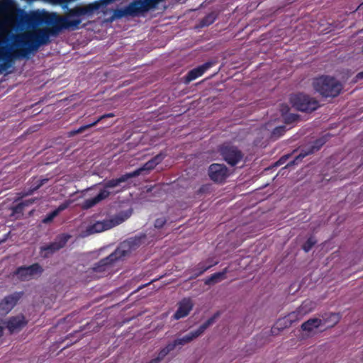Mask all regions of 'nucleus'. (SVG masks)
I'll use <instances>...</instances> for the list:
<instances>
[{"label": "nucleus", "instance_id": "nucleus-3", "mask_svg": "<svg viewBox=\"0 0 363 363\" xmlns=\"http://www.w3.org/2000/svg\"><path fill=\"white\" fill-rule=\"evenodd\" d=\"M139 171H134L132 173L126 174L124 175H122L119 178L113 179L111 180L108 181L104 184V188L101 189L99 193L95 196L94 197L91 199H86L82 203V208L84 209H89L97 203H99L102 200L107 198L109 194L110 191L108 190L111 188H114L118 186L121 183L125 182L127 181L129 178L138 176L139 174Z\"/></svg>", "mask_w": 363, "mask_h": 363}, {"label": "nucleus", "instance_id": "nucleus-20", "mask_svg": "<svg viewBox=\"0 0 363 363\" xmlns=\"http://www.w3.org/2000/svg\"><path fill=\"white\" fill-rule=\"evenodd\" d=\"M322 325L327 328L333 327L340 320V315L337 313H330L323 318Z\"/></svg>", "mask_w": 363, "mask_h": 363}, {"label": "nucleus", "instance_id": "nucleus-34", "mask_svg": "<svg viewBox=\"0 0 363 363\" xmlns=\"http://www.w3.org/2000/svg\"><path fill=\"white\" fill-rule=\"evenodd\" d=\"M357 77H359V78H362V77H363V72H362L359 73V74H357Z\"/></svg>", "mask_w": 363, "mask_h": 363}, {"label": "nucleus", "instance_id": "nucleus-26", "mask_svg": "<svg viewBox=\"0 0 363 363\" xmlns=\"http://www.w3.org/2000/svg\"><path fill=\"white\" fill-rule=\"evenodd\" d=\"M33 202V200H31V199H29V200H26L21 203H20L19 204H18L14 208H13V213L16 214V213H19L21 212V211L23 210V208L25 207V206H27L30 204H31Z\"/></svg>", "mask_w": 363, "mask_h": 363}, {"label": "nucleus", "instance_id": "nucleus-5", "mask_svg": "<svg viewBox=\"0 0 363 363\" xmlns=\"http://www.w3.org/2000/svg\"><path fill=\"white\" fill-rule=\"evenodd\" d=\"M162 0H135L123 9L115 11L113 17L120 18L125 16H137L155 7Z\"/></svg>", "mask_w": 363, "mask_h": 363}, {"label": "nucleus", "instance_id": "nucleus-15", "mask_svg": "<svg viewBox=\"0 0 363 363\" xmlns=\"http://www.w3.org/2000/svg\"><path fill=\"white\" fill-rule=\"evenodd\" d=\"M301 314V311L297 308L295 311H293L284 318L279 319L277 323V328L289 327L293 323L301 319L304 316Z\"/></svg>", "mask_w": 363, "mask_h": 363}, {"label": "nucleus", "instance_id": "nucleus-18", "mask_svg": "<svg viewBox=\"0 0 363 363\" xmlns=\"http://www.w3.org/2000/svg\"><path fill=\"white\" fill-rule=\"evenodd\" d=\"M322 325V320L320 318H311L303 323L301 325V328L304 331L308 333L313 332L315 329H317Z\"/></svg>", "mask_w": 363, "mask_h": 363}, {"label": "nucleus", "instance_id": "nucleus-29", "mask_svg": "<svg viewBox=\"0 0 363 363\" xmlns=\"http://www.w3.org/2000/svg\"><path fill=\"white\" fill-rule=\"evenodd\" d=\"M166 223V219L164 217L157 218L155 222V227L157 228H162Z\"/></svg>", "mask_w": 363, "mask_h": 363}, {"label": "nucleus", "instance_id": "nucleus-32", "mask_svg": "<svg viewBox=\"0 0 363 363\" xmlns=\"http://www.w3.org/2000/svg\"><path fill=\"white\" fill-rule=\"evenodd\" d=\"M101 3L103 4H108L113 1V0H100Z\"/></svg>", "mask_w": 363, "mask_h": 363}, {"label": "nucleus", "instance_id": "nucleus-6", "mask_svg": "<svg viewBox=\"0 0 363 363\" xmlns=\"http://www.w3.org/2000/svg\"><path fill=\"white\" fill-rule=\"evenodd\" d=\"M128 215L125 216L117 215L114 217L106 218L103 220L96 221V223L89 225L86 228V231L82 235V236L85 237L91 234L99 233L109 230L122 223L128 218Z\"/></svg>", "mask_w": 363, "mask_h": 363}, {"label": "nucleus", "instance_id": "nucleus-14", "mask_svg": "<svg viewBox=\"0 0 363 363\" xmlns=\"http://www.w3.org/2000/svg\"><path fill=\"white\" fill-rule=\"evenodd\" d=\"M192 308L193 303L190 298H185L182 299L179 303V306L174 315V318L176 320H179L180 318L186 317L191 311Z\"/></svg>", "mask_w": 363, "mask_h": 363}, {"label": "nucleus", "instance_id": "nucleus-10", "mask_svg": "<svg viewBox=\"0 0 363 363\" xmlns=\"http://www.w3.org/2000/svg\"><path fill=\"white\" fill-rule=\"evenodd\" d=\"M69 238V235L65 234L59 235L53 242L41 247L42 256L45 257H48L50 255L55 252V251L62 248L65 245Z\"/></svg>", "mask_w": 363, "mask_h": 363}, {"label": "nucleus", "instance_id": "nucleus-11", "mask_svg": "<svg viewBox=\"0 0 363 363\" xmlns=\"http://www.w3.org/2000/svg\"><path fill=\"white\" fill-rule=\"evenodd\" d=\"M22 292H15L4 298L0 302V315L7 314L22 297Z\"/></svg>", "mask_w": 363, "mask_h": 363}, {"label": "nucleus", "instance_id": "nucleus-19", "mask_svg": "<svg viewBox=\"0 0 363 363\" xmlns=\"http://www.w3.org/2000/svg\"><path fill=\"white\" fill-rule=\"evenodd\" d=\"M72 203V201L68 200L60 204L57 209L49 213L44 219V223H48L52 220L61 211L65 210Z\"/></svg>", "mask_w": 363, "mask_h": 363}, {"label": "nucleus", "instance_id": "nucleus-8", "mask_svg": "<svg viewBox=\"0 0 363 363\" xmlns=\"http://www.w3.org/2000/svg\"><path fill=\"white\" fill-rule=\"evenodd\" d=\"M199 335L200 334L198 331L195 330L191 332L182 338L177 339L173 343L169 344L165 348L162 350L159 353L158 357L151 361L150 363H158L160 359H163L170 351L173 350L177 345H184Z\"/></svg>", "mask_w": 363, "mask_h": 363}, {"label": "nucleus", "instance_id": "nucleus-24", "mask_svg": "<svg viewBox=\"0 0 363 363\" xmlns=\"http://www.w3.org/2000/svg\"><path fill=\"white\" fill-rule=\"evenodd\" d=\"M225 273H226V269H225V271H223L222 272H218V273H216V274H213L211 277H209L208 279H206V284H215V283H217V282L221 281L222 279H224Z\"/></svg>", "mask_w": 363, "mask_h": 363}, {"label": "nucleus", "instance_id": "nucleus-16", "mask_svg": "<svg viewBox=\"0 0 363 363\" xmlns=\"http://www.w3.org/2000/svg\"><path fill=\"white\" fill-rule=\"evenodd\" d=\"M214 65L212 62H208L196 68L189 71L185 77L186 82H190L196 78L201 77L206 70L211 68Z\"/></svg>", "mask_w": 363, "mask_h": 363}, {"label": "nucleus", "instance_id": "nucleus-9", "mask_svg": "<svg viewBox=\"0 0 363 363\" xmlns=\"http://www.w3.org/2000/svg\"><path fill=\"white\" fill-rule=\"evenodd\" d=\"M42 272V267L38 264H34L29 267H20L16 274L18 279L28 281L39 277Z\"/></svg>", "mask_w": 363, "mask_h": 363}, {"label": "nucleus", "instance_id": "nucleus-21", "mask_svg": "<svg viewBox=\"0 0 363 363\" xmlns=\"http://www.w3.org/2000/svg\"><path fill=\"white\" fill-rule=\"evenodd\" d=\"M163 159L164 156L162 154H159L147 162L142 168L138 169L137 171H139L138 172L140 173L143 170L152 169L157 164L160 163Z\"/></svg>", "mask_w": 363, "mask_h": 363}, {"label": "nucleus", "instance_id": "nucleus-28", "mask_svg": "<svg viewBox=\"0 0 363 363\" xmlns=\"http://www.w3.org/2000/svg\"><path fill=\"white\" fill-rule=\"evenodd\" d=\"M315 240L311 238H309L307 242L305 243V245H303V250L306 251V252H308L311 248L312 247V246L315 244Z\"/></svg>", "mask_w": 363, "mask_h": 363}, {"label": "nucleus", "instance_id": "nucleus-30", "mask_svg": "<svg viewBox=\"0 0 363 363\" xmlns=\"http://www.w3.org/2000/svg\"><path fill=\"white\" fill-rule=\"evenodd\" d=\"M308 153H304V154H302L301 153L298 156H297L295 160H294L293 163L294 164H298L299 162L303 158L305 157Z\"/></svg>", "mask_w": 363, "mask_h": 363}, {"label": "nucleus", "instance_id": "nucleus-31", "mask_svg": "<svg viewBox=\"0 0 363 363\" xmlns=\"http://www.w3.org/2000/svg\"><path fill=\"white\" fill-rule=\"evenodd\" d=\"M213 264H210L208 266H206V267H201L202 268V270L200 272L199 274H202L203 272H204L205 271H206L208 269H209Z\"/></svg>", "mask_w": 363, "mask_h": 363}, {"label": "nucleus", "instance_id": "nucleus-12", "mask_svg": "<svg viewBox=\"0 0 363 363\" xmlns=\"http://www.w3.org/2000/svg\"><path fill=\"white\" fill-rule=\"evenodd\" d=\"M211 179L217 182H221L228 177V169L224 164H213L208 171Z\"/></svg>", "mask_w": 363, "mask_h": 363}, {"label": "nucleus", "instance_id": "nucleus-22", "mask_svg": "<svg viewBox=\"0 0 363 363\" xmlns=\"http://www.w3.org/2000/svg\"><path fill=\"white\" fill-rule=\"evenodd\" d=\"M315 307V303L311 300H306L300 306L299 311H301V315H306L308 313L311 312Z\"/></svg>", "mask_w": 363, "mask_h": 363}, {"label": "nucleus", "instance_id": "nucleus-23", "mask_svg": "<svg viewBox=\"0 0 363 363\" xmlns=\"http://www.w3.org/2000/svg\"><path fill=\"white\" fill-rule=\"evenodd\" d=\"M113 113H108V114H106V115H104V116H101V117H99L96 121H94V123H90L89 125H84V126H82L80 127L79 129L74 130V132H72V135L73 134H77V133H80L82 132H83L84 130L89 128H91V127H93L95 125H96L99 121H101L102 119L106 118V117H113Z\"/></svg>", "mask_w": 363, "mask_h": 363}, {"label": "nucleus", "instance_id": "nucleus-4", "mask_svg": "<svg viewBox=\"0 0 363 363\" xmlns=\"http://www.w3.org/2000/svg\"><path fill=\"white\" fill-rule=\"evenodd\" d=\"M315 90L325 97H335L341 91L342 85L332 77L321 76L313 82Z\"/></svg>", "mask_w": 363, "mask_h": 363}, {"label": "nucleus", "instance_id": "nucleus-33", "mask_svg": "<svg viewBox=\"0 0 363 363\" xmlns=\"http://www.w3.org/2000/svg\"><path fill=\"white\" fill-rule=\"evenodd\" d=\"M45 181H47V179L42 180V181H41V182H40V184H38V185L36 186V188H35V189H38L40 186H42V185L44 184V182H45Z\"/></svg>", "mask_w": 363, "mask_h": 363}, {"label": "nucleus", "instance_id": "nucleus-13", "mask_svg": "<svg viewBox=\"0 0 363 363\" xmlns=\"http://www.w3.org/2000/svg\"><path fill=\"white\" fill-rule=\"evenodd\" d=\"M224 160L230 165L234 166L242 158L241 152L234 147H224L221 150Z\"/></svg>", "mask_w": 363, "mask_h": 363}, {"label": "nucleus", "instance_id": "nucleus-25", "mask_svg": "<svg viewBox=\"0 0 363 363\" xmlns=\"http://www.w3.org/2000/svg\"><path fill=\"white\" fill-rule=\"evenodd\" d=\"M218 313L215 314L213 317L209 318L206 322L201 325L198 330H196L200 335L205 331L206 328H208L215 322V320L218 318Z\"/></svg>", "mask_w": 363, "mask_h": 363}, {"label": "nucleus", "instance_id": "nucleus-35", "mask_svg": "<svg viewBox=\"0 0 363 363\" xmlns=\"http://www.w3.org/2000/svg\"><path fill=\"white\" fill-rule=\"evenodd\" d=\"M3 334V328L0 326V337Z\"/></svg>", "mask_w": 363, "mask_h": 363}, {"label": "nucleus", "instance_id": "nucleus-17", "mask_svg": "<svg viewBox=\"0 0 363 363\" xmlns=\"http://www.w3.org/2000/svg\"><path fill=\"white\" fill-rule=\"evenodd\" d=\"M27 321L22 315L12 317L7 322V328L11 333H16L21 330L26 325Z\"/></svg>", "mask_w": 363, "mask_h": 363}, {"label": "nucleus", "instance_id": "nucleus-1", "mask_svg": "<svg viewBox=\"0 0 363 363\" xmlns=\"http://www.w3.org/2000/svg\"><path fill=\"white\" fill-rule=\"evenodd\" d=\"M100 8V3L95 1L84 6H77L69 11L67 16L62 17L55 13H49L46 18L48 24L52 26V30L58 33L62 30H76L82 20V16H91Z\"/></svg>", "mask_w": 363, "mask_h": 363}, {"label": "nucleus", "instance_id": "nucleus-2", "mask_svg": "<svg viewBox=\"0 0 363 363\" xmlns=\"http://www.w3.org/2000/svg\"><path fill=\"white\" fill-rule=\"evenodd\" d=\"M130 245L127 242H124L109 256L100 260L94 267L87 273L91 274V279H97L101 277V274L104 272L109 264L112 262L119 260L125 257L129 252Z\"/></svg>", "mask_w": 363, "mask_h": 363}, {"label": "nucleus", "instance_id": "nucleus-27", "mask_svg": "<svg viewBox=\"0 0 363 363\" xmlns=\"http://www.w3.org/2000/svg\"><path fill=\"white\" fill-rule=\"evenodd\" d=\"M285 131V128L284 126H279L276 128L272 132V136L275 138H279Z\"/></svg>", "mask_w": 363, "mask_h": 363}, {"label": "nucleus", "instance_id": "nucleus-7", "mask_svg": "<svg viewBox=\"0 0 363 363\" xmlns=\"http://www.w3.org/2000/svg\"><path fill=\"white\" fill-rule=\"evenodd\" d=\"M292 106L301 111H311L316 109L318 106L317 101L311 99L307 95L298 94L291 97Z\"/></svg>", "mask_w": 363, "mask_h": 363}]
</instances>
